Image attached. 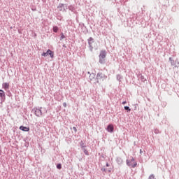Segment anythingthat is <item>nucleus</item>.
I'll return each mask as SVG.
<instances>
[{"mask_svg": "<svg viewBox=\"0 0 179 179\" xmlns=\"http://www.w3.org/2000/svg\"><path fill=\"white\" fill-rule=\"evenodd\" d=\"M116 161L118 164H122V163H124L122 158H121L120 157L117 158Z\"/></svg>", "mask_w": 179, "mask_h": 179, "instance_id": "ddd939ff", "label": "nucleus"}, {"mask_svg": "<svg viewBox=\"0 0 179 179\" xmlns=\"http://www.w3.org/2000/svg\"><path fill=\"white\" fill-rule=\"evenodd\" d=\"M117 80H121V75H117Z\"/></svg>", "mask_w": 179, "mask_h": 179, "instance_id": "393cba45", "label": "nucleus"}, {"mask_svg": "<svg viewBox=\"0 0 179 179\" xmlns=\"http://www.w3.org/2000/svg\"><path fill=\"white\" fill-rule=\"evenodd\" d=\"M107 131H108V132H113L114 131V126H113V124L108 125Z\"/></svg>", "mask_w": 179, "mask_h": 179, "instance_id": "9d476101", "label": "nucleus"}, {"mask_svg": "<svg viewBox=\"0 0 179 179\" xmlns=\"http://www.w3.org/2000/svg\"><path fill=\"white\" fill-rule=\"evenodd\" d=\"M43 108H34L35 115L36 117H41L43 115Z\"/></svg>", "mask_w": 179, "mask_h": 179, "instance_id": "7ed1b4c3", "label": "nucleus"}, {"mask_svg": "<svg viewBox=\"0 0 179 179\" xmlns=\"http://www.w3.org/2000/svg\"><path fill=\"white\" fill-rule=\"evenodd\" d=\"M110 164L108 163H106V167H109Z\"/></svg>", "mask_w": 179, "mask_h": 179, "instance_id": "7c9ffc66", "label": "nucleus"}, {"mask_svg": "<svg viewBox=\"0 0 179 179\" xmlns=\"http://www.w3.org/2000/svg\"><path fill=\"white\" fill-rule=\"evenodd\" d=\"M20 129L21 131H24V132H29L30 131V128L26 127L24 126H20Z\"/></svg>", "mask_w": 179, "mask_h": 179, "instance_id": "1a4fd4ad", "label": "nucleus"}, {"mask_svg": "<svg viewBox=\"0 0 179 179\" xmlns=\"http://www.w3.org/2000/svg\"><path fill=\"white\" fill-rule=\"evenodd\" d=\"M124 108L127 113H131V108L129 106H124Z\"/></svg>", "mask_w": 179, "mask_h": 179, "instance_id": "f3484780", "label": "nucleus"}, {"mask_svg": "<svg viewBox=\"0 0 179 179\" xmlns=\"http://www.w3.org/2000/svg\"><path fill=\"white\" fill-rule=\"evenodd\" d=\"M130 161L131 162V163H132V162H135V159H134L132 157H131V159H130Z\"/></svg>", "mask_w": 179, "mask_h": 179, "instance_id": "bb28decb", "label": "nucleus"}, {"mask_svg": "<svg viewBox=\"0 0 179 179\" xmlns=\"http://www.w3.org/2000/svg\"><path fill=\"white\" fill-rule=\"evenodd\" d=\"M106 55L107 53L106 52V50H101L99 54V58L106 59Z\"/></svg>", "mask_w": 179, "mask_h": 179, "instance_id": "6e6552de", "label": "nucleus"}, {"mask_svg": "<svg viewBox=\"0 0 179 179\" xmlns=\"http://www.w3.org/2000/svg\"><path fill=\"white\" fill-rule=\"evenodd\" d=\"M138 78H139V79H141V80H142L143 82H146V80H145V77H144L143 76L140 75V76H138Z\"/></svg>", "mask_w": 179, "mask_h": 179, "instance_id": "dca6fc26", "label": "nucleus"}, {"mask_svg": "<svg viewBox=\"0 0 179 179\" xmlns=\"http://www.w3.org/2000/svg\"><path fill=\"white\" fill-rule=\"evenodd\" d=\"M126 163H127V166H129V167H132L133 169H135V167L136 166H138V163L134 162L132 164V162H131V161H129L128 159L126 161Z\"/></svg>", "mask_w": 179, "mask_h": 179, "instance_id": "39448f33", "label": "nucleus"}, {"mask_svg": "<svg viewBox=\"0 0 179 179\" xmlns=\"http://www.w3.org/2000/svg\"><path fill=\"white\" fill-rule=\"evenodd\" d=\"M69 10H75V8L73 6L69 7Z\"/></svg>", "mask_w": 179, "mask_h": 179, "instance_id": "5701e85b", "label": "nucleus"}, {"mask_svg": "<svg viewBox=\"0 0 179 179\" xmlns=\"http://www.w3.org/2000/svg\"><path fill=\"white\" fill-rule=\"evenodd\" d=\"M101 171H104V172H106V168H101Z\"/></svg>", "mask_w": 179, "mask_h": 179, "instance_id": "cd10ccee", "label": "nucleus"}, {"mask_svg": "<svg viewBox=\"0 0 179 179\" xmlns=\"http://www.w3.org/2000/svg\"><path fill=\"white\" fill-rule=\"evenodd\" d=\"M64 38H65V36L64 35V34H62L61 35L60 40H64Z\"/></svg>", "mask_w": 179, "mask_h": 179, "instance_id": "b1692460", "label": "nucleus"}, {"mask_svg": "<svg viewBox=\"0 0 179 179\" xmlns=\"http://www.w3.org/2000/svg\"><path fill=\"white\" fill-rule=\"evenodd\" d=\"M41 55L42 57H48L50 55V58H54V52L49 49L46 52H43Z\"/></svg>", "mask_w": 179, "mask_h": 179, "instance_id": "f03ea898", "label": "nucleus"}, {"mask_svg": "<svg viewBox=\"0 0 179 179\" xmlns=\"http://www.w3.org/2000/svg\"><path fill=\"white\" fill-rule=\"evenodd\" d=\"M45 113H47V110H45Z\"/></svg>", "mask_w": 179, "mask_h": 179, "instance_id": "72a5a7b5", "label": "nucleus"}, {"mask_svg": "<svg viewBox=\"0 0 179 179\" xmlns=\"http://www.w3.org/2000/svg\"><path fill=\"white\" fill-rule=\"evenodd\" d=\"M82 149V150H83V152H85V150H86V148H81Z\"/></svg>", "mask_w": 179, "mask_h": 179, "instance_id": "c756f323", "label": "nucleus"}, {"mask_svg": "<svg viewBox=\"0 0 179 179\" xmlns=\"http://www.w3.org/2000/svg\"><path fill=\"white\" fill-rule=\"evenodd\" d=\"M107 79V76L106 75L103 74L102 73H98L96 78H95L94 83H101V82H103V80H106Z\"/></svg>", "mask_w": 179, "mask_h": 179, "instance_id": "f257e3e1", "label": "nucleus"}, {"mask_svg": "<svg viewBox=\"0 0 179 179\" xmlns=\"http://www.w3.org/2000/svg\"><path fill=\"white\" fill-rule=\"evenodd\" d=\"M95 77H96V74L92 73L90 75V80H95L96 81V79H94Z\"/></svg>", "mask_w": 179, "mask_h": 179, "instance_id": "4468645a", "label": "nucleus"}, {"mask_svg": "<svg viewBox=\"0 0 179 179\" xmlns=\"http://www.w3.org/2000/svg\"><path fill=\"white\" fill-rule=\"evenodd\" d=\"M84 153L85 155H86V156H89V152L87 151V150H85Z\"/></svg>", "mask_w": 179, "mask_h": 179, "instance_id": "4be33fe9", "label": "nucleus"}, {"mask_svg": "<svg viewBox=\"0 0 179 179\" xmlns=\"http://www.w3.org/2000/svg\"><path fill=\"white\" fill-rule=\"evenodd\" d=\"M122 104H127V101H123Z\"/></svg>", "mask_w": 179, "mask_h": 179, "instance_id": "c85d7f7f", "label": "nucleus"}, {"mask_svg": "<svg viewBox=\"0 0 179 179\" xmlns=\"http://www.w3.org/2000/svg\"><path fill=\"white\" fill-rule=\"evenodd\" d=\"M63 106H64V107H66V103H64Z\"/></svg>", "mask_w": 179, "mask_h": 179, "instance_id": "2f4dec72", "label": "nucleus"}, {"mask_svg": "<svg viewBox=\"0 0 179 179\" xmlns=\"http://www.w3.org/2000/svg\"><path fill=\"white\" fill-rule=\"evenodd\" d=\"M53 31H54L55 33H57V32L58 31V27H53Z\"/></svg>", "mask_w": 179, "mask_h": 179, "instance_id": "6ab92c4d", "label": "nucleus"}, {"mask_svg": "<svg viewBox=\"0 0 179 179\" xmlns=\"http://www.w3.org/2000/svg\"><path fill=\"white\" fill-rule=\"evenodd\" d=\"M169 61H170L171 64L172 66H174V68H177V64H179L178 60H176L174 62L173 58L169 57Z\"/></svg>", "mask_w": 179, "mask_h": 179, "instance_id": "423d86ee", "label": "nucleus"}, {"mask_svg": "<svg viewBox=\"0 0 179 179\" xmlns=\"http://www.w3.org/2000/svg\"><path fill=\"white\" fill-rule=\"evenodd\" d=\"M99 64H106V59L99 57Z\"/></svg>", "mask_w": 179, "mask_h": 179, "instance_id": "2eb2a0df", "label": "nucleus"}, {"mask_svg": "<svg viewBox=\"0 0 179 179\" xmlns=\"http://www.w3.org/2000/svg\"><path fill=\"white\" fill-rule=\"evenodd\" d=\"M93 43H94V39L92 37L89 38L88 44L90 51H93Z\"/></svg>", "mask_w": 179, "mask_h": 179, "instance_id": "20e7f679", "label": "nucleus"}, {"mask_svg": "<svg viewBox=\"0 0 179 179\" xmlns=\"http://www.w3.org/2000/svg\"><path fill=\"white\" fill-rule=\"evenodd\" d=\"M57 8L60 12H65L66 10L65 6L62 3L59 4Z\"/></svg>", "mask_w": 179, "mask_h": 179, "instance_id": "0eeeda50", "label": "nucleus"}, {"mask_svg": "<svg viewBox=\"0 0 179 179\" xmlns=\"http://www.w3.org/2000/svg\"><path fill=\"white\" fill-rule=\"evenodd\" d=\"M148 179H156V178H155V175L151 174V175L149 176Z\"/></svg>", "mask_w": 179, "mask_h": 179, "instance_id": "412c9836", "label": "nucleus"}, {"mask_svg": "<svg viewBox=\"0 0 179 179\" xmlns=\"http://www.w3.org/2000/svg\"><path fill=\"white\" fill-rule=\"evenodd\" d=\"M140 153H141V155H142V153H143V152L142 151V150H140Z\"/></svg>", "mask_w": 179, "mask_h": 179, "instance_id": "473e14b6", "label": "nucleus"}, {"mask_svg": "<svg viewBox=\"0 0 179 179\" xmlns=\"http://www.w3.org/2000/svg\"><path fill=\"white\" fill-rule=\"evenodd\" d=\"M80 146L81 149L83 148H86V145H85V143H83V141H81L80 143Z\"/></svg>", "mask_w": 179, "mask_h": 179, "instance_id": "a211bd4d", "label": "nucleus"}, {"mask_svg": "<svg viewBox=\"0 0 179 179\" xmlns=\"http://www.w3.org/2000/svg\"><path fill=\"white\" fill-rule=\"evenodd\" d=\"M73 131H74L75 132H78V129H76V127H73Z\"/></svg>", "mask_w": 179, "mask_h": 179, "instance_id": "a878e982", "label": "nucleus"}, {"mask_svg": "<svg viewBox=\"0 0 179 179\" xmlns=\"http://www.w3.org/2000/svg\"><path fill=\"white\" fill-rule=\"evenodd\" d=\"M2 86L3 89H5L6 90H7V89H9V83H3Z\"/></svg>", "mask_w": 179, "mask_h": 179, "instance_id": "9b49d317", "label": "nucleus"}, {"mask_svg": "<svg viewBox=\"0 0 179 179\" xmlns=\"http://www.w3.org/2000/svg\"><path fill=\"white\" fill-rule=\"evenodd\" d=\"M0 97L5 100V92H3L2 90H0Z\"/></svg>", "mask_w": 179, "mask_h": 179, "instance_id": "f8f14e48", "label": "nucleus"}, {"mask_svg": "<svg viewBox=\"0 0 179 179\" xmlns=\"http://www.w3.org/2000/svg\"><path fill=\"white\" fill-rule=\"evenodd\" d=\"M57 169H58L59 170H61V169H62V166L61 165V164L57 165Z\"/></svg>", "mask_w": 179, "mask_h": 179, "instance_id": "aec40b11", "label": "nucleus"}]
</instances>
